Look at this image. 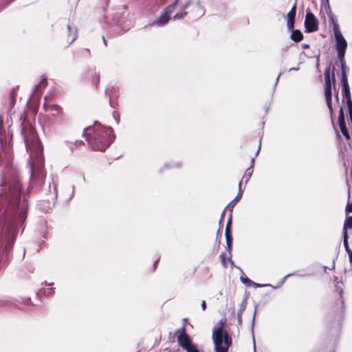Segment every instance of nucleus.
Returning <instances> with one entry per match:
<instances>
[{"mask_svg": "<svg viewBox=\"0 0 352 352\" xmlns=\"http://www.w3.org/2000/svg\"><path fill=\"white\" fill-rule=\"evenodd\" d=\"M334 35L336 41V47L338 52V58H342L344 57L347 43L338 27L334 28Z\"/></svg>", "mask_w": 352, "mask_h": 352, "instance_id": "6", "label": "nucleus"}, {"mask_svg": "<svg viewBox=\"0 0 352 352\" xmlns=\"http://www.w3.org/2000/svg\"><path fill=\"white\" fill-rule=\"evenodd\" d=\"M111 127H105L98 122L85 129L84 135L94 150L104 151L115 139Z\"/></svg>", "mask_w": 352, "mask_h": 352, "instance_id": "3", "label": "nucleus"}, {"mask_svg": "<svg viewBox=\"0 0 352 352\" xmlns=\"http://www.w3.org/2000/svg\"><path fill=\"white\" fill-rule=\"evenodd\" d=\"M225 322V320H221L219 322V326H216L213 328L212 340L215 352H228L229 347L232 344L231 337L222 328Z\"/></svg>", "mask_w": 352, "mask_h": 352, "instance_id": "4", "label": "nucleus"}, {"mask_svg": "<svg viewBox=\"0 0 352 352\" xmlns=\"http://www.w3.org/2000/svg\"><path fill=\"white\" fill-rule=\"evenodd\" d=\"M252 286H254L255 287H261V285H260L259 284H257V283H255L254 285H252Z\"/></svg>", "mask_w": 352, "mask_h": 352, "instance_id": "40", "label": "nucleus"}, {"mask_svg": "<svg viewBox=\"0 0 352 352\" xmlns=\"http://www.w3.org/2000/svg\"><path fill=\"white\" fill-rule=\"evenodd\" d=\"M296 12V3L292 6L290 11L287 14V26L289 30L294 29V22H295V16Z\"/></svg>", "mask_w": 352, "mask_h": 352, "instance_id": "12", "label": "nucleus"}, {"mask_svg": "<svg viewBox=\"0 0 352 352\" xmlns=\"http://www.w3.org/2000/svg\"><path fill=\"white\" fill-rule=\"evenodd\" d=\"M291 38L294 41H300L303 38V35L298 30H292Z\"/></svg>", "mask_w": 352, "mask_h": 352, "instance_id": "17", "label": "nucleus"}, {"mask_svg": "<svg viewBox=\"0 0 352 352\" xmlns=\"http://www.w3.org/2000/svg\"><path fill=\"white\" fill-rule=\"evenodd\" d=\"M196 8L197 9V10L199 11V13L201 16L204 15V8L201 7V4L199 2H198L196 5Z\"/></svg>", "mask_w": 352, "mask_h": 352, "instance_id": "29", "label": "nucleus"}, {"mask_svg": "<svg viewBox=\"0 0 352 352\" xmlns=\"http://www.w3.org/2000/svg\"><path fill=\"white\" fill-rule=\"evenodd\" d=\"M346 212H352V203H348L345 208Z\"/></svg>", "mask_w": 352, "mask_h": 352, "instance_id": "32", "label": "nucleus"}, {"mask_svg": "<svg viewBox=\"0 0 352 352\" xmlns=\"http://www.w3.org/2000/svg\"><path fill=\"white\" fill-rule=\"evenodd\" d=\"M348 229H352V216L346 218L344 223L342 232L347 233Z\"/></svg>", "mask_w": 352, "mask_h": 352, "instance_id": "20", "label": "nucleus"}, {"mask_svg": "<svg viewBox=\"0 0 352 352\" xmlns=\"http://www.w3.org/2000/svg\"><path fill=\"white\" fill-rule=\"evenodd\" d=\"M3 185L4 188H7V197L11 199V202L14 207L12 219L8 222L3 236V251L6 254H8L17 234V226L19 223H21L26 217V206L25 204L20 206L19 202L22 188L17 173L13 172L11 173L9 178L6 177L1 186Z\"/></svg>", "mask_w": 352, "mask_h": 352, "instance_id": "1", "label": "nucleus"}, {"mask_svg": "<svg viewBox=\"0 0 352 352\" xmlns=\"http://www.w3.org/2000/svg\"><path fill=\"white\" fill-rule=\"evenodd\" d=\"M44 109L46 112H48L53 117L55 116H63V113L62 112V108L55 104H50L47 102H45L43 104Z\"/></svg>", "mask_w": 352, "mask_h": 352, "instance_id": "11", "label": "nucleus"}, {"mask_svg": "<svg viewBox=\"0 0 352 352\" xmlns=\"http://www.w3.org/2000/svg\"><path fill=\"white\" fill-rule=\"evenodd\" d=\"M113 117L116 119L117 124H118L120 120L118 118V114L116 111L113 112Z\"/></svg>", "mask_w": 352, "mask_h": 352, "instance_id": "34", "label": "nucleus"}, {"mask_svg": "<svg viewBox=\"0 0 352 352\" xmlns=\"http://www.w3.org/2000/svg\"><path fill=\"white\" fill-rule=\"evenodd\" d=\"M245 307H246V302L243 301L240 305V307H239V309L237 313V320H238V323L239 325H241L242 324V315H243V311L245 309Z\"/></svg>", "mask_w": 352, "mask_h": 352, "instance_id": "16", "label": "nucleus"}, {"mask_svg": "<svg viewBox=\"0 0 352 352\" xmlns=\"http://www.w3.org/2000/svg\"><path fill=\"white\" fill-rule=\"evenodd\" d=\"M188 12H179L175 14L173 16V20H179L184 18L187 15Z\"/></svg>", "mask_w": 352, "mask_h": 352, "instance_id": "24", "label": "nucleus"}, {"mask_svg": "<svg viewBox=\"0 0 352 352\" xmlns=\"http://www.w3.org/2000/svg\"><path fill=\"white\" fill-rule=\"evenodd\" d=\"M82 144H83V142L82 141H76V142H75L76 146H79Z\"/></svg>", "mask_w": 352, "mask_h": 352, "instance_id": "38", "label": "nucleus"}, {"mask_svg": "<svg viewBox=\"0 0 352 352\" xmlns=\"http://www.w3.org/2000/svg\"><path fill=\"white\" fill-rule=\"evenodd\" d=\"M103 41H104V44L107 45V41L104 36H103Z\"/></svg>", "mask_w": 352, "mask_h": 352, "instance_id": "45", "label": "nucleus"}, {"mask_svg": "<svg viewBox=\"0 0 352 352\" xmlns=\"http://www.w3.org/2000/svg\"><path fill=\"white\" fill-rule=\"evenodd\" d=\"M47 294H48V295L51 294V292H47Z\"/></svg>", "mask_w": 352, "mask_h": 352, "instance_id": "50", "label": "nucleus"}, {"mask_svg": "<svg viewBox=\"0 0 352 352\" xmlns=\"http://www.w3.org/2000/svg\"><path fill=\"white\" fill-rule=\"evenodd\" d=\"M254 158H252V160H251L252 165H251V166H250V167H249V168L246 170V171H245V174H244V175H243V178H242V180L241 181V182H242V181H243V179H245V184H247V183H248V182L249 181V179H250V177H251V176H252V173H253V164H254Z\"/></svg>", "mask_w": 352, "mask_h": 352, "instance_id": "14", "label": "nucleus"}, {"mask_svg": "<svg viewBox=\"0 0 352 352\" xmlns=\"http://www.w3.org/2000/svg\"><path fill=\"white\" fill-rule=\"evenodd\" d=\"M345 122L344 121V113L342 107L340 108L338 115V124Z\"/></svg>", "mask_w": 352, "mask_h": 352, "instance_id": "25", "label": "nucleus"}, {"mask_svg": "<svg viewBox=\"0 0 352 352\" xmlns=\"http://www.w3.org/2000/svg\"><path fill=\"white\" fill-rule=\"evenodd\" d=\"M107 92L109 94V100H110V104L111 105L112 107L115 108V106L112 103V98H113V95L110 93V91L109 89H107Z\"/></svg>", "mask_w": 352, "mask_h": 352, "instance_id": "33", "label": "nucleus"}, {"mask_svg": "<svg viewBox=\"0 0 352 352\" xmlns=\"http://www.w3.org/2000/svg\"><path fill=\"white\" fill-rule=\"evenodd\" d=\"M292 70H298V67H292L289 69V71H292Z\"/></svg>", "mask_w": 352, "mask_h": 352, "instance_id": "41", "label": "nucleus"}, {"mask_svg": "<svg viewBox=\"0 0 352 352\" xmlns=\"http://www.w3.org/2000/svg\"><path fill=\"white\" fill-rule=\"evenodd\" d=\"M341 82L342 85L343 97L347 100L348 103L351 102L350 89L348 84V80H346L345 77L344 76V78H341Z\"/></svg>", "mask_w": 352, "mask_h": 352, "instance_id": "13", "label": "nucleus"}, {"mask_svg": "<svg viewBox=\"0 0 352 352\" xmlns=\"http://www.w3.org/2000/svg\"><path fill=\"white\" fill-rule=\"evenodd\" d=\"M259 150H260V146L258 147V151H256V155H258V152H259Z\"/></svg>", "mask_w": 352, "mask_h": 352, "instance_id": "48", "label": "nucleus"}, {"mask_svg": "<svg viewBox=\"0 0 352 352\" xmlns=\"http://www.w3.org/2000/svg\"><path fill=\"white\" fill-rule=\"evenodd\" d=\"M240 279L241 280V282L243 283H244L245 285H246L247 286H252V285H254V282H253L252 280H250L248 277H245L244 276H241L240 277Z\"/></svg>", "mask_w": 352, "mask_h": 352, "instance_id": "23", "label": "nucleus"}, {"mask_svg": "<svg viewBox=\"0 0 352 352\" xmlns=\"http://www.w3.org/2000/svg\"><path fill=\"white\" fill-rule=\"evenodd\" d=\"M192 0H187L185 2V3H184L181 6V10H183L184 12H185V10H186L192 4Z\"/></svg>", "mask_w": 352, "mask_h": 352, "instance_id": "27", "label": "nucleus"}, {"mask_svg": "<svg viewBox=\"0 0 352 352\" xmlns=\"http://www.w3.org/2000/svg\"><path fill=\"white\" fill-rule=\"evenodd\" d=\"M303 54L308 58H313L314 56V55L309 54L306 52H304Z\"/></svg>", "mask_w": 352, "mask_h": 352, "instance_id": "36", "label": "nucleus"}, {"mask_svg": "<svg viewBox=\"0 0 352 352\" xmlns=\"http://www.w3.org/2000/svg\"><path fill=\"white\" fill-rule=\"evenodd\" d=\"M202 309L204 311L206 309V303L205 300H203L201 304Z\"/></svg>", "mask_w": 352, "mask_h": 352, "instance_id": "35", "label": "nucleus"}, {"mask_svg": "<svg viewBox=\"0 0 352 352\" xmlns=\"http://www.w3.org/2000/svg\"><path fill=\"white\" fill-rule=\"evenodd\" d=\"M179 0H175L173 3L166 6L163 13L152 23V25L163 26L170 20L169 15L176 9Z\"/></svg>", "mask_w": 352, "mask_h": 352, "instance_id": "5", "label": "nucleus"}, {"mask_svg": "<svg viewBox=\"0 0 352 352\" xmlns=\"http://www.w3.org/2000/svg\"><path fill=\"white\" fill-rule=\"evenodd\" d=\"M327 1H328V0H327Z\"/></svg>", "mask_w": 352, "mask_h": 352, "instance_id": "51", "label": "nucleus"}, {"mask_svg": "<svg viewBox=\"0 0 352 352\" xmlns=\"http://www.w3.org/2000/svg\"><path fill=\"white\" fill-rule=\"evenodd\" d=\"M305 25L308 32H315L318 30V21L309 10L307 11Z\"/></svg>", "mask_w": 352, "mask_h": 352, "instance_id": "9", "label": "nucleus"}, {"mask_svg": "<svg viewBox=\"0 0 352 352\" xmlns=\"http://www.w3.org/2000/svg\"><path fill=\"white\" fill-rule=\"evenodd\" d=\"M158 262V260L155 261V263H154V268L155 267V265L157 264V263Z\"/></svg>", "mask_w": 352, "mask_h": 352, "instance_id": "47", "label": "nucleus"}, {"mask_svg": "<svg viewBox=\"0 0 352 352\" xmlns=\"http://www.w3.org/2000/svg\"><path fill=\"white\" fill-rule=\"evenodd\" d=\"M338 59L340 60V65H341V69H342L341 78H344V76L345 79L348 80L346 73H347V71L349 70V69L346 65L344 57H343L342 58H338Z\"/></svg>", "mask_w": 352, "mask_h": 352, "instance_id": "15", "label": "nucleus"}, {"mask_svg": "<svg viewBox=\"0 0 352 352\" xmlns=\"http://www.w3.org/2000/svg\"><path fill=\"white\" fill-rule=\"evenodd\" d=\"M221 261H222L223 264L225 265V263L226 262V258L224 257H222Z\"/></svg>", "mask_w": 352, "mask_h": 352, "instance_id": "42", "label": "nucleus"}, {"mask_svg": "<svg viewBox=\"0 0 352 352\" xmlns=\"http://www.w3.org/2000/svg\"><path fill=\"white\" fill-rule=\"evenodd\" d=\"M9 302H10V299L0 300V307L6 306Z\"/></svg>", "mask_w": 352, "mask_h": 352, "instance_id": "31", "label": "nucleus"}, {"mask_svg": "<svg viewBox=\"0 0 352 352\" xmlns=\"http://www.w3.org/2000/svg\"><path fill=\"white\" fill-rule=\"evenodd\" d=\"M324 96L326 103L330 113L332 112V104H331V84L330 78V68H326L324 70Z\"/></svg>", "mask_w": 352, "mask_h": 352, "instance_id": "7", "label": "nucleus"}, {"mask_svg": "<svg viewBox=\"0 0 352 352\" xmlns=\"http://www.w3.org/2000/svg\"><path fill=\"white\" fill-rule=\"evenodd\" d=\"M339 126H340V131H341L342 135L346 139H349L350 138V135H349V133H348L347 128L346 126L345 122L339 123Z\"/></svg>", "mask_w": 352, "mask_h": 352, "instance_id": "22", "label": "nucleus"}, {"mask_svg": "<svg viewBox=\"0 0 352 352\" xmlns=\"http://www.w3.org/2000/svg\"><path fill=\"white\" fill-rule=\"evenodd\" d=\"M301 46H302V47L303 49H308V48H309V45L308 44L303 43V44L301 45Z\"/></svg>", "mask_w": 352, "mask_h": 352, "instance_id": "37", "label": "nucleus"}, {"mask_svg": "<svg viewBox=\"0 0 352 352\" xmlns=\"http://www.w3.org/2000/svg\"><path fill=\"white\" fill-rule=\"evenodd\" d=\"M241 188V182H240L239 184V193H238V195L234 199H235V201H237L238 199H239L241 198V195H242Z\"/></svg>", "mask_w": 352, "mask_h": 352, "instance_id": "30", "label": "nucleus"}, {"mask_svg": "<svg viewBox=\"0 0 352 352\" xmlns=\"http://www.w3.org/2000/svg\"><path fill=\"white\" fill-rule=\"evenodd\" d=\"M176 333L179 334L177 336V342L179 345L184 350H186V349L195 344L192 342L190 337L186 333V329L184 327L177 329Z\"/></svg>", "mask_w": 352, "mask_h": 352, "instance_id": "8", "label": "nucleus"}, {"mask_svg": "<svg viewBox=\"0 0 352 352\" xmlns=\"http://www.w3.org/2000/svg\"><path fill=\"white\" fill-rule=\"evenodd\" d=\"M342 237H343V244L346 252L349 254V257L351 256L352 250L349 248V243H348V234L345 232H342Z\"/></svg>", "mask_w": 352, "mask_h": 352, "instance_id": "18", "label": "nucleus"}, {"mask_svg": "<svg viewBox=\"0 0 352 352\" xmlns=\"http://www.w3.org/2000/svg\"><path fill=\"white\" fill-rule=\"evenodd\" d=\"M10 96L11 98H12L14 99V96H15V91L14 90H12L11 94H10Z\"/></svg>", "mask_w": 352, "mask_h": 352, "instance_id": "39", "label": "nucleus"}, {"mask_svg": "<svg viewBox=\"0 0 352 352\" xmlns=\"http://www.w3.org/2000/svg\"><path fill=\"white\" fill-rule=\"evenodd\" d=\"M235 199H233L232 201H231L227 206V207L224 209V210L223 211L222 214H221V219H220V223L221 222L224 215H225V212H226V209H228L230 211V214H232V210H233V208L234 206H235Z\"/></svg>", "mask_w": 352, "mask_h": 352, "instance_id": "21", "label": "nucleus"}, {"mask_svg": "<svg viewBox=\"0 0 352 352\" xmlns=\"http://www.w3.org/2000/svg\"><path fill=\"white\" fill-rule=\"evenodd\" d=\"M334 76H335V74H334V72H333V82H335Z\"/></svg>", "mask_w": 352, "mask_h": 352, "instance_id": "46", "label": "nucleus"}, {"mask_svg": "<svg viewBox=\"0 0 352 352\" xmlns=\"http://www.w3.org/2000/svg\"><path fill=\"white\" fill-rule=\"evenodd\" d=\"M67 29H68V31H69V39H70L69 44H71L77 38V30L74 29V32H72V27L69 25H67Z\"/></svg>", "mask_w": 352, "mask_h": 352, "instance_id": "19", "label": "nucleus"}, {"mask_svg": "<svg viewBox=\"0 0 352 352\" xmlns=\"http://www.w3.org/2000/svg\"><path fill=\"white\" fill-rule=\"evenodd\" d=\"M46 84H47V82H46V80H45V78L42 79V80H41V82H40V84H39V85H36V86H35V89H34V92L35 93V92H36V91H37V90L38 89V87H39V86L45 87V86H46Z\"/></svg>", "mask_w": 352, "mask_h": 352, "instance_id": "28", "label": "nucleus"}, {"mask_svg": "<svg viewBox=\"0 0 352 352\" xmlns=\"http://www.w3.org/2000/svg\"><path fill=\"white\" fill-rule=\"evenodd\" d=\"M291 275H292V274H287L285 278H287V277H288V276H291Z\"/></svg>", "mask_w": 352, "mask_h": 352, "instance_id": "49", "label": "nucleus"}, {"mask_svg": "<svg viewBox=\"0 0 352 352\" xmlns=\"http://www.w3.org/2000/svg\"><path fill=\"white\" fill-rule=\"evenodd\" d=\"M349 258L350 263L352 264V253H351V256H350Z\"/></svg>", "mask_w": 352, "mask_h": 352, "instance_id": "44", "label": "nucleus"}, {"mask_svg": "<svg viewBox=\"0 0 352 352\" xmlns=\"http://www.w3.org/2000/svg\"><path fill=\"white\" fill-rule=\"evenodd\" d=\"M186 352H200L198 349V346L197 344L192 345L189 348L186 349Z\"/></svg>", "mask_w": 352, "mask_h": 352, "instance_id": "26", "label": "nucleus"}, {"mask_svg": "<svg viewBox=\"0 0 352 352\" xmlns=\"http://www.w3.org/2000/svg\"><path fill=\"white\" fill-rule=\"evenodd\" d=\"M21 134L23 137L26 149L30 151V173L33 177H36L43 179L45 175L43 170V148L38 140L34 129L23 120L21 124Z\"/></svg>", "mask_w": 352, "mask_h": 352, "instance_id": "2", "label": "nucleus"}, {"mask_svg": "<svg viewBox=\"0 0 352 352\" xmlns=\"http://www.w3.org/2000/svg\"><path fill=\"white\" fill-rule=\"evenodd\" d=\"M232 215L229 214V218L226 223V228L225 231V236L226 240L227 248L230 254V257L228 258V260L231 261V251H232V236L231 234L230 228L232 223Z\"/></svg>", "mask_w": 352, "mask_h": 352, "instance_id": "10", "label": "nucleus"}, {"mask_svg": "<svg viewBox=\"0 0 352 352\" xmlns=\"http://www.w3.org/2000/svg\"><path fill=\"white\" fill-rule=\"evenodd\" d=\"M282 74H283V72H280V73L278 74V77H277V78H276V82H278V79H279V77L280 76V75H281Z\"/></svg>", "mask_w": 352, "mask_h": 352, "instance_id": "43", "label": "nucleus"}]
</instances>
